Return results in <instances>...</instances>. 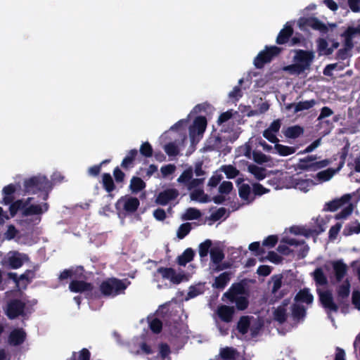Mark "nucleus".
Returning <instances> with one entry per match:
<instances>
[{
  "instance_id": "1",
  "label": "nucleus",
  "mask_w": 360,
  "mask_h": 360,
  "mask_svg": "<svg viewBox=\"0 0 360 360\" xmlns=\"http://www.w3.org/2000/svg\"><path fill=\"white\" fill-rule=\"evenodd\" d=\"M319 295V300L322 307L329 314L331 312H338L339 308L342 314H347L349 311V303L347 299L338 298V304L334 302L333 294L330 290H322L320 288L316 289Z\"/></svg>"
},
{
  "instance_id": "2",
  "label": "nucleus",
  "mask_w": 360,
  "mask_h": 360,
  "mask_svg": "<svg viewBox=\"0 0 360 360\" xmlns=\"http://www.w3.org/2000/svg\"><path fill=\"white\" fill-rule=\"evenodd\" d=\"M24 191L29 194L45 192L44 200L48 198L49 192L52 189L51 182L45 176H34L24 181Z\"/></svg>"
},
{
  "instance_id": "3",
  "label": "nucleus",
  "mask_w": 360,
  "mask_h": 360,
  "mask_svg": "<svg viewBox=\"0 0 360 360\" xmlns=\"http://www.w3.org/2000/svg\"><path fill=\"white\" fill-rule=\"evenodd\" d=\"M130 283L112 277L103 281L99 285V291L102 296L115 297L119 295L124 294L128 285Z\"/></svg>"
},
{
  "instance_id": "4",
  "label": "nucleus",
  "mask_w": 360,
  "mask_h": 360,
  "mask_svg": "<svg viewBox=\"0 0 360 360\" xmlns=\"http://www.w3.org/2000/svg\"><path fill=\"white\" fill-rule=\"evenodd\" d=\"M349 143L346 144L341 150L338 153L340 161L337 168H328L326 170L321 171L316 174L315 179L319 183L329 181L335 174L338 172L344 166L345 163L346 158L349 152Z\"/></svg>"
},
{
  "instance_id": "5",
  "label": "nucleus",
  "mask_w": 360,
  "mask_h": 360,
  "mask_svg": "<svg viewBox=\"0 0 360 360\" xmlns=\"http://www.w3.org/2000/svg\"><path fill=\"white\" fill-rule=\"evenodd\" d=\"M282 49L276 46H268L260 51L254 59V65L258 68H264L265 64L270 63L273 58L280 54Z\"/></svg>"
},
{
  "instance_id": "6",
  "label": "nucleus",
  "mask_w": 360,
  "mask_h": 360,
  "mask_svg": "<svg viewBox=\"0 0 360 360\" xmlns=\"http://www.w3.org/2000/svg\"><path fill=\"white\" fill-rule=\"evenodd\" d=\"M94 288V287L91 283L80 280H72L69 285V289L72 292H86L87 298H99V293L96 291L93 292Z\"/></svg>"
},
{
  "instance_id": "7",
  "label": "nucleus",
  "mask_w": 360,
  "mask_h": 360,
  "mask_svg": "<svg viewBox=\"0 0 360 360\" xmlns=\"http://www.w3.org/2000/svg\"><path fill=\"white\" fill-rule=\"evenodd\" d=\"M238 139V136H224L211 135L206 141L205 144V149L207 151L217 150L219 151L224 146L229 142L233 143Z\"/></svg>"
},
{
  "instance_id": "8",
  "label": "nucleus",
  "mask_w": 360,
  "mask_h": 360,
  "mask_svg": "<svg viewBox=\"0 0 360 360\" xmlns=\"http://www.w3.org/2000/svg\"><path fill=\"white\" fill-rule=\"evenodd\" d=\"M206 127L207 119L205 117L198 116L195 118L193 124L189 127V136L193 144L199 142L202 138Z\"/></svg>"
},
{
  "instance_id": "9",
  "label": "nucleus",
  "mask_w": 360,
  "mask_h": 360,
  "mask_svg": "<svg viewBox=\"0 0 360 360\" xmlns=\"http://www.w3.org/2000/svg\"><path fill=\"white\" fill-rule=\"evenodd\" d=\"M140 205L139 200L136 197L124 195L122 196L115 203L117 211H124L127 214H133L138 210Z\"/></svg>"
},
{
  "instance_id": "10",
  "label": "nucleus",
  "mask_w": 360,
  "mask_h": 360,
  "mask_svg": "<svg viewBox=\"0 0 360 360\" xmlns=\"http://www.w3.org/2000/svg\"><path fill=\"white\" fill-rule=\"evenodd\" d=\"M314 53L310 51L298 49L295 51V55L293 58L294 61L298 64L304 72L310 68L314 60Z\"/></svg>"
},
{
  "instance_id": "11",
  "label": "nucleus",
  "mask_w": 360,
  "mask_h": 360,
  "mask_svg": "<svg viewBox=\"0 0 360 360\" xmlns=\"http://www.w3.org/2000/svg\"><path fill=\"white\" fill-rule=\"evenodd\" d=\"M25 303L18 299L11 300L7 304L6 314L11 319H15L25 314Z\"/></svg>"
},
{
  "instance_id": "12",
  "label": "nucleus",
  "mask_w": 360,
  "mask_h": 360,
  "mask_svg": "<svg viewBox=\"0 0 360 360\" xmlns=\"http://www.w3.org/2000/svg\"><path fill=\"white\" fill-rule=\"evenodd\" d=\"M245 285L246 283L244 281L233 283L229 289L224 294V297H226L230 302L233 303V300L236 297H239L238 295H246L248 296Z\"/></svg>"
},
{
  "instance_id": "13",
  "label": "nucleus",
  "mask_w": 360,
  "mask_h": 360,
  "mask_svg": "<svg viewBox=\"0 0 360 360\" xmlns=\"http://www.w3.org/2000/svg\"><path fill=\"white\" fill-rule=\"evenodd\" d=\"M179 195V192L176 188H167L160 192L156 198L155 203L160 205H167L170 201L176 200Z\"/></svg>"
},
{
  "instance_id": "14",
  "label": "nucleus",
  "mask_w": 360,
  "mask_h": 360,
  "mask_svg": "<svg viewBox=\"0 0 360 360\" xmlns=\"http://www.w3.org/2000/svg\"><path fill=\"white\" fill-rule=\"evenodd\" d=\"M300 27H309L314 30L319 31L321 34L327 31V25L315 17L302 18L299 20Z\"/></svg>"
},
{
  "instance_id": "15",
  "label": "nucleus",
  "mask_w": 360,
  "mask_h": 360,
  "mask_svg": "<svg viewBox=\"0 0 360 360\" xmlns=\"http://www.w3.org/2000/svg\"><path fill=\"white\" fill-rule=\"evenodd\" d=\"M281 127V120L280 119L274 120L269 127L263 131V136L272 143H278L279 139L276 134L279 131Z\"/></svg>"
},
{
  "instance_id": "16",
  "label": "nucleus",
  "mask_w": 360,
  "mask_h": 360,
  "mask_svg": "<svg viewBox=\"0 0 360 360\" xmlns=\"http://www.w3.org/2000/svg\"><path fill=\"white\" fill-rule=\"evenodd\" d=\"M303 158L300 159L298 162V167L302 170L307 171H316L323 167H327L331 163V160L328 159H325L316 162H306L305 163L302 162Z\"/></svg>"
},
{
  "instance_id": "17",
  "label": "nucleus",
  "mask_w": 360,
  "mask_h": 360,
  "mask_svg": "<svg viewBox=\"0 0 360 360\" xmlns=\"http://www.w3.org/2000/svg\"><path fill=\"white\" fill-rule=\"evenodd\" d=\"M293 34V28L292 25L287 22L283 29H281L276 37V42L277 44L282 45L288 43Z\"/></svg>"
},
{
  "instance_id": "18",
  "label": "nucleus",
  "mask_w": 360,
  "mask_h": 360,
  "mask_svg": "<svg viewBox=\"0 0 360 360\" xmlns=\"http://www.w3.org/2000/svg\"><path fill=\"white\" fill-rule=\"evenodd\" d=\"M351 196L349 195H345L340 199H335L327 202L325 205L323 210L329 212H335L340 207H342L345 204L349 202Z\"/></svg>"
},
{
  "instance_id": "19",
  "label": "nucleus",
  "mask_w": 360,
  "mask_h": 360,
  "mask_svg": "<svg viewBox=\"0 0 360 360\" xmlns=\"http://www.w3.org/2000/svg\"><path fill=\"white\" fill-rule=\"evenodd\" d=\"M26 338V333L22 328L12 330L8 336V342L11 345L18 346L22 345Z\"/></svg>"
},
{
  "instance_id": "20",
  "label": "nucleus",
  "mask_w": 360,
  "mask_h": 360,
  "mask_svg": "<svg viewBox=\"0 0 360 360\" xmlns=\"http://www.w3.org/2000/svg\"><path fill=\"white\" fill-rule=\"evenodd\" d=\"M271 279L273 281L271 294L274 295L276 300H281L286 295V292H285L283 290H281L280 292L278 291L282 286L283 276L281 274L274 275L272 276Z\"/></svg>"
},
{
  "instance_id": "21",
  "label": "nucleus",
  "mask_w": 360,
  "mask_h": 360,
  "mask_svg": "<svg viewBox=\"0 0 360 360\" xmlns=\"http://www.w3.org/2000/svg\"><path fill=\"white\" fill-rule=\"evenodd\" d=\"M235 313L233 307L227 305H221L217 309V314L220 319L226 323H229L232 321Z\"/></svg>"
},
{
  "instance_id": "22",
  "label": "nucleus",
  "mask_w": 360,
  "mask_h": 360,
  "mask_svg": "<svg viewBox=\"0 0 360 360\" xmlns=\"http://www.w3.org/2000/svg\"><path fill=\"white\" fill-rule=\"evenodd\" d=\"M219 357L222 360H239L243 358L238 350L231 347L221 348Z\"/></svg>"
},
{
  "instance_id": "23",
  "label": "nucleus",
  "mask_w": 360,
  "mask_h": 360,
  "mask_svg": "<svg viewBox=\"0 0 360 360\" xmlns=\"http://www.w3.org/2000/svg\"><path fill=\"white\" fill-rule=\"evenodd\" d=\"M15 191L16 187L13 184H10L4 186L2 189V194L4 197L1 201V203L4 205H8L11 204L15 200L14 194Z\"/></svg>"
},
{
  "instance_id": "24",
  "label": "nucleus",
  "mask_w": 360,
  "mask_h": 360,
  "mask_svg": "<svg viewBox=\"0 0 360 360\" xmlns=\"http://www.w3.org/2000/svg\"><path fill=\"white\" fill-rule=\"evenodd\" d=\"M332 266L336 281L340 282L347 274V266L342 260L333 262Z\"/></svg>"
},
{
  "instance_id": "25",
  "label": "nucleus",
  "mask_w": 360,
  "mask_h": 360,
  "mask_svg": "<svg viewBox=\"0 0 360 360\" xmlns=\"http://www.w3.org/2000/svg\"><path fill=\"white\" fill-rule=\"evenodd\" d=\"M294 300L296 302L311 304L314 302V296L307 288L300 290L295 296Z\"/></svg>"
},
{
  "instance_id": "26",
  "label": "nucleus",
  "mask_w": 360,
  "mask_h": 360,
  "mask_svg": "<svg viewBox=\"0 0 360 360\" xmlns=\"http://www.w3.org/2000/svg\"><path fill=\"white\" fill-rule=\"evenodd\" d=\"M138 151L136 149L130 150L126 157L122 160L121 167L125 170L133 168L135 165V160Z\"/></svg>"
},
{
  "instance_id": "27",
  "label": "nucleus",
  "mask_w": 360,
  "mask_h": 360,
  "mask_svg": "<svg viewBox=\"0 0 360 360\" xmlns=\"http://www.w3.org/2000/svg\"><path fill=\"white\" fill-rule=\"evenodd\" d=\"M292 317L295 321L304 319L307 314V309L298 303H294L291 306Z\"/></svg>"
},
{
  "instance_id": "28",
  "label": "nucleus",
  "mask_w": 360,
  "mask_h": 360,
  "mask_svg": "<svg viewBox=\"0 0 360 360\" xmlns=\"http://www.w3.org/2000/svg\"><path fill=\"white\" fill-rule=\"evenodd\" d=\"M311 276L317 286L326 285L328 283V278L325 275L322 268H316L311 274Z\"/></svg>"
},
{
  "instance_id": "29",
  "label": "nucleus",
  "mask_w": 360,
  "mask_h": 360,
  "mask_svg": "<svg viewBox=\"0 0 360 360\" xmlns=\"http://www.w3.org/2000/svg\"><path fill=\"white\" fill-rule=\"evenodd\" d=\"M341 32L337 24L331 23L327 25V31L323 32L322 34H326V39L328 41H333L334 39H338V37H341Z\"/></svg>"
},
{
  "instance_id": "30",
  "label": "nucleus",
  "mask_w": 360,
  "mask_h": 360,
  "mask_svg": "<svg viewBox=\"0 0 360 360\" xmlns=\"http://www.w3.org/2000/svg\"><path fill=\"white\" fill-rule=\"evenodd\" d=\"M194 256V250L191 248H188L181 255L178 256L177 263L179 265L184 266L193 259Z\"/></svg>"
},
{
  "instance_id": "31",
  "label": "nucleus",
  "mask_w": 360,
  "mask_h": 360,
  "mask_svg": "<svg viewBox=\"0 0 360 360\" xmlns=\"http://www.w3.org/2000/svg\"><path fill=\"white\" fill-rule=\"evenodd\" d=\"M231 279V274L229 272H223L214 279L212 287L217 289H224Z\"/></svg>"
},
{
  "instance_id": "32",
  "label": "nucleus",
  "mask_w": 360,
  "mask_h": 360,
  "mask_svg": "<svg viewBox=\"0 0 360 360\" xmlns=\"http://www.w3.org/2000/svg\"><path fill=\"white\" fill-rule=\"evenodd\" d=\"M248 171L251 173L258 181H262L266 176V169L264 167H258L254 164H250L248 165Z\"/></svg>"
},
{
  "instance_id": "33",
  "label": "nucleus",
  "mask_w": 360,
  "mask_h": 360,
  "mask_svg": "<svg viewBox=\"0 0 360 360\" xmlns=\"http://www.w3.org/2000/svg\"><path fill=\"white\" fill-rule=\"evenodd\" d=\"M317 52L319 56H330L332 54V49L328 47V39L319 38L316 40Z\"/></svg>"
},
{
  "instance_id": "34",
  "label": "nucleus",
  "mask_w": 360,
  "mask_h": 360,
  "mask_svg": "<svg viewBox=\"0 0 360 360\" xmlns=\"http://www.w3.org/2000/svg\"><path fill=\"white\" fill-rule=\"evenodd\" d=\"M44 213L42 206L41 205H30L25 206L23 212H22V217H29L32 215H41Z\"/></svg>"
},
{
  "instance_id": "35",
  "label": "nucleus",
  "mask_w": 360,
  "mask_h": 360,
  "mask_svg": "<svg viewBox=\"0 0 360 360\" xmlns=\"http://www.w3.org/2000/svg\"><path fill=\"white\" fill-rule=\"evenodd\" d=\"M351 284L348 278H346L343 283L337 288L338 298L348 299L350 294Z\"/></svg>"
},
{
  "instance_id": "36",
  "label": "nucleus",
  "mask_w": 360,
  "mask_h": 360,
  "mask_svg": "<svg viewBox=\"0 0 360 360\" xmlns=\"http://www.w3.org/2000/svg\"><path fill=\"white\" fill-rule=\"evenodd\" d=\"M303 133L304 129L300 125L288 127L283 131L285 136L289 139H297Z\"/></svg>"
},
{
  "instance_id": "37",
  "label": "nucleus",
  "mask_w": 360,
  "mask_h": 360,
  "mask_svg": "<svg viewBox=\"0 0 360 360\" xmlns=\"http://www.w3.org/2000/svg\"><path fill=\"white\" fill-rule=\"evenodd\" d=\"M21 256V254L15 252L8 257V264L11 269H17L23 265L24 262Z\"/></svg>"
},
{
  "instance_id": "38",
  "label": "nucleus",
  "mask_w": 360,
  "mask_h": 360,
  "mask_svg": "<svg viewBox=\"0 0 360 360\" xmlns=\"http://www.w3.org/2000/svg\"><path fill=\"white\" fill-rule=\"evenodd\" d=\"M316 104V101L311 99L309 101H300L297 103H292L288 106V109H290L292 106L295 107L294 112H298L304 110H309L311 108Z\"/></svg>"
},
{
  "instance_id": "39",
  "label": "nucleus",
  "mask_w": 360,
  "mask_h": 360,
  "mask_svg": "<svg viewBox=\"0 0 360 360\" xmlns=\"http://www.w3.org/2000/svg\"><path fill=\"white\" fill-rule=\"evenodd\" d=\"M8 205L10 218H13L19 211L21 212H23V209L25 208L24 199L13 200Z\"/></svg>"
},
{
  "instance_id": "40",
  "label": "nucleus",
  "mask_w": 360,
  "mask_h": 360,
  "mask_svg": "<svg viewBox=\"0 0 360 360\" xmlns=\"http://www.w3.org/2000/svg\"><path fill=\"white\" fill-rule=\"evenodd\" d=\"M146 183L138 176H133L130 181L129 188L133 193H138L146 188Z\"/></svg>"
},
{
  "instance_id": "41",
  "label": "nucleus",
  "mask_w": 360,
  "mask_h": 360,
  "mask_svg": "<svg viewBox=\"0 0 360 360\" xmlns=\"http://www.w3.org/2000/svg\"><path fill=\"white\" fill-rule=\"evenodd\" d=\"M250 326V318L248 316H243L237 323V330L242 335H245Z\"/></svg>"
},
{
  "instance_id": "42",
  "label": "nucleus",
  "mask_w": 360,
  "mask_h": 360,
  "mask_svg": "<svg viewBox=\"0 0 360 360\" xmlns=\"http://www.w3.org/2000/svg\"><path fill=\"white\" fill-rule=\"evenodd\" d=\"M102 184L103 188L108 193H111L113 191L116 186L114 183V181L109 173H103L102 175Z\"/></svg>"
},
{
  "instance_id": "43",
  "label": "nucleus",
  "mask_w": 360,
  "mask_h": 360,
  "mask_svg": "<svg viewBox=\"0 0 360 360\" xmlns=\"http://www.w3.org/2000/svg\"><path fill=\"white\" fill-rule=\"evenodd\" d=\"M193 176V167L190 166L181 173L176 181L179 184L186 186L189 181H191Z\"/></svg>"
},
{
  "instance_id": "44",
  "label": "nucleus",
  "mask_w": 360,
  "mask_h": 360,
  "mask_svg": "<svg viewBox=\"0 0 360 360\" xmlns=\"http://www.w3.org/2000/svg\"><path fill=\"white\" fill-rule=\"evenodd\" d=\"M211 261L213 264H219L224 259L225 255L219 247H214L210 251Z\"/></svg>"
},
{
  "instance_id": "45",
  "label": "nucleus",
  "mask_w": 360,
  "mask_h": 360,
  "mask_svg": "<svg viewBox=\"0 0 360 360\" xmlns=\"http://www.w3.org/2000/svg\"><path fill=\"white\" fill-rule=\"evenodd\" d=\"M341 37L344 38L343 46L347 48L353 49V39L355 37L353 32L347 27L344 32H341Z\"/></svg>"
},
{
  "instance_id": "46",
  "label": "nucleus",
  "mask_w": 360,
  "mask_h": 360,
  "mask_svg": "<svg viewBox=\"0 0 360 360\" xmlns=\"http://www.w3.org/2000/svg\"><path fill=\"white\" fill-rule=\"evenodd\" d=\"M274 149L281 156H288L295 153L296 149L292 146H284L278 143H275Z\"/></svg>"
},
{
  "instance_id": "47",
  "label": "nucleus",
  "mask_w": 360,
  "mask_h": 360,
  "mask_svg": "<svg viewBox=\"0 0 360 360\" xmlns=\"http://www.w3.org/2000/svg\"><path fill=\"white\" fill-rule=\"evenodd\" d=\"M220 170L223 172L225 174L227 179H234L237 176L239 175L240 171L236 169V167H234L232 165H222L220 167Z\"/></svg>"
},
{
  "instance_id": "48",
  "label": "nucleus",
  "mask_w": 360,
  "mask_h": 360,
  "mask_svg": "<svg viewBox=\"0 0 360 360\" xmlns=\"http://www.w3.org/2000/svg\"><path fill=\"white\" fill-rule=\"evenodd\" d=\"M274 319L275 321L282 324L287 321V311L283 307H278L274 311Z\"/></svg>"
},
{
  "instance_id": "49",
  "label": "nucleus",
  "mask_w": 360,
  "mask_h": 360,
  "mask_svg": "<svg viewBox=\"0 0 360 360\" xmlns=\"http://www.w3.org/2000/svg\"><path fill=\"white\" fill-rule=\"evenodd\" d=\"M295 186L300 190L307 192L309 188L315 184L311 179H297L295 181Z\"/></svg>"
},
{
  "instance_id": "50",
  "label": "nucleus",
  "mask_w": 360,
  "mask_h": 360,
  "mask_svg": "<svg viewBox=\"0 0 360 360\" xmlns=\"http://www.w3.org/2000/svg\"><path fill=\"white\" fill-rule=\"evenodd\" d=\"M190 197L192 200H198L201 202H207L208 201L207 195L205 194L202 189L196 188L192 190Z\"/></svg>"
},
{
  "instance_id": "51",
  "label": "nucleus",
  "mask_w": 360,
  "mask_h": 360,
  "mask_svg": "<svg viewBox=\"0 0 360 360\" xmlns=\"http://www.w3.org/2000/svg\"><path fill=\"white\" fill-rule=\"evenodd\" d=\"M212 245V240L210 239L205 240L204 242L199 245V255L201 259L207 256L210 249Z\"/></svg>"
},
{
  "instance_id": "52",
  "label": "nucleus",
  "mask_w": 360,
  "mask_h": 360,
  "mask_svg": "<svg viewBox=\"0 0 360 360\" xmlns=\"http://www.w3.org/2000/svg\"><path fill=\"white\" fill-rule=\"evenodd\" d=\"M290 232L295 235H302L307 238L313 236L312 229H307L300 226H292L290 228Z\"/></svg>"
},
{
  "instance_id": "53",
  "label": "nucleus",
  "mask_w": 360,
  "mask_h": 360,
  "mask_svg": "<svg viewBox=\"0 0 360 360\" xmlns=\"http://www.w3.org/2000/svg\"><path fill=\"white\" fill-rule=\"evenodd\" d=\"M192 229L191 224L189 222L184 223L180 225L177 230L176 236L178 238H184L191 231Z\"/></svg>"
},
{
  "instance_id": "54",
  "label": "nucleus",
  "mask_w": 360,
  "mask_h": 360,
  "mask_svg": "<svg viewBox=\"0 0 360 360\" xmlns=\"http://www.w3.org/2000/svg\"><path fill=\"white\" fill-rule=\"evenodd\" d=\"M175 271H176L171 267L160 266L157 269V272L160 274L164 279H169L170 281L174 276Z\"/></svg>"
},
{
  "instance_id": "55",
  "label": "nucleus",
  "mask_w": 360,
  "mask_h": 360,
  "mask_svg": "<svg viewBox=\"0 0 360 360\" xmlns=\"http://www.w3.org/2000/svg\"><path fill=\"white\" fill-rule=\"evenodd\" d=\"M236 303V308L240 311L246 309L249 305V300L247 296H239L235 298L233 303Z\"/></svg>"
},
{
  "instance_id": "56",
  "label": "nucleus",
  "mask_w": 360,
  "mask_h": 360,
  "mask_svg": "<svg viewBox=\"0 0 360 360\" xmlns=\"http://www.w3.org/2000/svg\"><path fill=\"white\" fill-rule=\"evenodd\" d=\"M201 217V212L199 210L190 207L188 208L184 214V219L186 220L197 219Z\"/></svg>"
},
{
  "instance_id": "57",
  "label": "nucleus",
  "mask_w": 360,
  "mask_h": 360,
  "mask_svg": "<svg viewBox=\"0 0 360 360\" xmlns=\"http://www.w3.org/2000/svg\"><path fill=\"white\" fill-rule=\"evenodd\" d=\"M251 193V188L247 184H243L239 186L238 194L241 199L248 200Z\"/></svg>"
},
{
  "instance_id": "58",
  "label": "nucleus",
  "mask_w": 360,
  "mask_h": 360,
  "mask_svg": "<svg viewBox=\"0 0 360 360\" xmlns=\"http://www.w3.org/2000/svg\"><path fill=\"white\" fill-rule=\"evenodd\" d=\"M151 331L155 334H159L162 330V322L158 318H154L149 323Z\"/></svg>"
},
{
  "instance_id": "59",
  "label": "nucleus",
  "mask_w": 360,
  "mask_h": 360,
  "mask_svg": "<svg viewBox=\"0 0 360 360\" xmlns=\"http://www.w3.org/2000/svg\"><path fill=\"white\" fill-rule=\"evenodd\" d=\"M164 149L169 156H176L179 153L178 146L172 142L167 143L164 146Z\"/></svg>"
},
{
  "instance_id": "60",
  "label": "nucleus",
  "mask_w": 360,
  "mask_h": 360,
  "mask_svg": "<svg viewBox=\"0 0 360 360\" xmlns=\"http://www.w3.org/2000/svg\"><path fill=\"white\" fill-rule=\"evenodd\" d=\"M153 148L148 142L143 143L140 148L141 154L146 158H150L153 155Z\"/></svg>"
},
{
  "instance_id": "61",
  "label": "nucleus",
  "mask_w": 360,
  "mask_h": 360,
  "mask_svg": "<svg viewBox=\"0 0 360 360\" xmlns=\"http://www.w3.org/2000/svg\"><path fill=\"white\" fill-rule=\"evenodd\" d=\"M352 49L343 46V48L339 49L335 55V59L338 60H345L349 56V52Z\"/></svg>"
},
{
  "instance_id": "62",
  "label": "nucleus",
  "mask_w": 360,
  "mask_h": 360,
  "mask_svg": "<svg viewBox=\"0 0 360 360\" xmlns=\"http://www.w3.org/2000/svg\"><path fill=\"white\" fill-rule=\"evenodd\" d=\"M253 160L257 164H263L269 160V158L261 151L253 152Z\"/></svg>"
},
{
  "instance_id": "63",
  "label": "nucleus",
  "mask_w": 360,
  "mask_h": 360,
  "mask_svg": "<svg viewBox=\"0 0 360 360\" xmlns=\"http://www.w3.org/2000/svg\"><path fill=\"white\" fill-rule=\"evenodd\" d=\"M353 210V207L352 204H349L347 207L343 208L339 213H338L335 218L336 219H345L348 216H349Z\"/></svg>"
},
{
  "instance_id": "64",
  "label": "nucleus",
  "mask_w": 360,
  "mask_h": 360,
  "mask_svg": "<svg viewBox=\"0 0 360 360\" xmlns=\"http://www.w3.org/2000/svg\"><path fill=\"white\" fill-rule=\"evenodd\" d=\"M233 188V184L231 181H224L220 184L219 192L221 194H229L231 192Z\"/></svg>"
}]
</instances>
